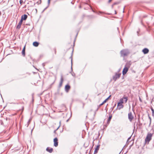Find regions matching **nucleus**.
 Instances as JSON below:
<instances>
[{
    "instance_id": "nucleus-1",
    "label": "nucleus",
    "mask_w": 154,
    "mask_h": 154,
    "mask_svg": "<svg viewBox=\"0 0 154 154\" xmlns=\"http://www.w3.org/2000/svg\"><path fill=\"white\" fill-rule=\"evenodd\" d=\"M153 136V134L150 133H148V134H147V135L146 136V138L145 139V144H149V141L151 140L152 139V137Z\"/></svg>"
},
{
    "instance_id": "nucleus-2",
    "label": "nucleus",
    "mask_w": 154,
    "mask_h": 154,
    "mask_svg": "<svg viewBox=\"0 0 154 154\" xmlns=\"http://www.w3.org/2000/svg\"><path fill=\"white\" fill-rule=\"evenodd\" d=\"M129 67L130 66L129 65H126L125 66L122 71L123 75H125L127 73Z\"/></svg>"
},
{
    "instance_id": "nucleus-3",
    "label": "nucleus",
    "mask_w": 154,
    "mask_h": 154,
    "mask_svg": "<svg viewBox=\"0 0 154 154\" xmlns=\"http://www.w3.org/2000/svg\"><path fill=\"white\" fill-rule=\"evenodd\" d=\"M121 56L123 57H125L127 56L129 52L128 51L125 50H123L121 51Z\"/></svg>"
},
{
    "instance_id": "nucleus-4",
    "label": "nucleus",
    "mask_w": 154,
    "mask_h": 154,
    "mask_svg": "<svg viewBox=\"0 0 154 154\" xmlns=\"http://www.w3.org/2000/svg\"><path fill=\"white\" fill-rule=\"evenodd\" d=\"M122 100H119V102L117 104V108L118 109H120L123 107V105H122Z\"/></svg>"
},
{
    "instance_id": "nucleus-5",
    "label": "nucleus",
    "mask_w": 154,
    "mask_h": 154,
    "mask_svg": "<svg viewBox=\"0 0 154 154\" xmlns=\"http://www.w3.org/2000/svg\"><path fill=\"white\" fill-rule=\"evenodd\" d=\"M121 74L119 73H116L115 75L113 77V79L116 81L117 79L120 78Z\"/></svg>"
},
{
    "instance_id": "nucleus-6",
    "label": "nucleus",
    "mask_w": 154,
    "mask_h": 154,
    "mask_svg": "<svg viewBox=\"0 0 154 154\" xmlns=\"http://www.w3.org/2000/svg\"><path fill=\"white\" fill-rule=\"evenodd\" d=\"M128 119L130 121H131L134 119V116L131 112L129 113L128 114Z\"/></svg>"
},
{
    "instance_id": "nucleus-7",
    "label": "nucleus",
    "mask_w": 154,
    "mask_h": 154,
    "mask_svg": "<svg viewBox=\"0 0 154 154\" xmlns=\"http://www.w3.org/2000/svg\"><path fill=\"white\" fill-rule=\"evenodd\" d=\"M54 146L57 147L58 145V140L57 138H55L54 139Z\"/></svg>"
},
{
    "instance_id": "nucleus-8",
    "label": "nucleus",
    "mask_w": 154,
    "mask_h": 154,
    "mask_svg": "<svg viewBox=\"0 0 154 154\" xmlns=\"http://www.w3.org/2000/svg\"><path fill=\"white\" fill-rule=\"evenodd\" d=\"M122 100V104L124 103H126L128 100V97H124L122 98L120 100Z\"/></svg>"
},
{
    "instance_id": "nucleus-9",
    "label": "nucleus",
    "mask_w": 154,
    "mask_h": 154,
    "mask_svg": "<svg viewBox=\"0 0 154 154\" xmlns=\"http://www.w3.org/2000/svg\"><path fill=\"white\" fill-rule=\"evenodd\" d=\"M100 147V145H98L96 147L94 151V154H96L97 153L98 150H99Z\"/></svg>"
},
{
    "instance_id": "nucleus-10",
    "label": "nucleus",
    "mask_w": 154,
    "mask_h": 154,
    "mask_svg": "<svg viewBox=\"0 0 154 154\" xmlns=\"http://www.w3.org/2000/svg\"><path fill=\"white\" fill-rule=\"evenodd\" d=\"M142 52L144 54H146L149 52V50L147 48H145L143 50Z\"/></svg>"
},
{
    "instance_id": "nucleus-11",
    "label": "nucleus",
    "mask_w": 154,
    "mask_h": 154,
    "mask_svg": "<svg viewBox=\"0 0 154 154\" xmlns=\"http://www.w3.org/2000/svg\"><path fill=\"white\" fill-rule=\"evenodd\" d=\"M70 87L69 85H66L65 86V91L67 92H68L69 91V90L70 89Z\"/></svg>"
},
{
    "instance_id": "nucleus-12",
    "label": "nucleus",
    "mask_w": 154,
    "mask_h": 154,
    "mask_svg": "<svg viewBox=\"0 0 154 154\" xmlns=\"http://www.w3.org/2000/svg\"><path fill=\"white\" fill-rule=\"evenodd\" d=\"M27 17V16L26 14H24L21 17V19L20 20H22L23 21V20H25Z\"/></svg>"
},
{
    "instance_id": "nucleus-13",
    "label": "nucleus",
    "mask_w": 154,
    "mask_h": 154,
    "mask_svg": "<svg viewBox=\"0 0 154 154\" xmlns=\"http://www.w3.org/2000/svg\"><path fill=\"white\" fill-rule=\"evenodd\" d=\"M23 21H22V20H20V21L19 22L18 25H17V29H19L21 26V25Z\"/></svg>"
},
{
    "instance_id": "nucleus-14",
    "label": "nucleus",
    "mask_w": 154,
    "mask_h": 154,
    "mask_svg": "<svg viewBox=\"0 0 154 154\" xmlns=\"http://www.w3.org/2000/svg\"><path fill=\"white\" fill-rule=\"evenodd\" d=\"M46 150L49 152L51 153L53 151V149L52 148H50V147H48L46 148Z\"/></svg>"
},
{
    "instance_id": "nucleus-15",
    "label": "nucleus",
    "mask_w": 154,
    "mask_h": 154,
    "mask_svg": "<svg viewBox=\"0 0 154 154\" xmlns=\"http://www.w3.org/2000/svg\"><path fill=\"white\" fill-rule=\"evenodd\" d=\"M25 49H26V45H25V46L24 47L22 50V54L23 56H25Z\"/></svg>"
},
{
    "instance_id": "nucleus-16",
    "label": "nucleus",
    "mask_w": 154,
    "mask_h": 154,
    "mask_svg": "<svg viewBox=\"0 0 154 154\" xmlns=\"http://www.w3.org/2000/svg\"><path fill=\"white\" fill-rule=\"evenodd\" d=\"M39 45V43L37 42H35L33 43V46L37 47Z\"/></svg>"
},
{
    "instance_id": "nucleus-17",
    "label": "nucleus",
    "mask_w": 154,
    "mask_h": 154,
    "mask_svg": "<svg viewBox=\"0 0 154 154\" xmlns=\"http://www.w3.org/2000/svg\"><path fill=\"white\" fill-rule=\"evenodd\" d=\"M63 77H61L60 79V84H59L60 87L62 86V85L63 83Z\"/></svg>"
},
{
    "instance_id": "nucleus-18",
    "label": "nucleus",
    "mask_w": 154,
    "mask_h": 154,
    "mask_svg": "<svg viewBox=\"0 0 154 154\" xmlns=\"http://www.w3.org/2000/svg\"><path fill=\"white\" fill-rule=\"evenodd\" d=\"M151 109L152 111V115L154 117V110L152 107H151Z\"/></svg>"
},
{
    "instance_id": "nucleus-19",
    "label": "nucleus",
    "mask_w": 154,
    "mask_h": 154,
    "mask_svg": "<svg viewBox=\"0 0 154 154\" xmlns=\"http://www.w3.org/2000/svg\"><path fill=\"white\" fill-rule=\"evenodd\" d=\"M112 116H109L108 119V122L109 123L112 118Z\"/></svg>"
},
{
    "instance_id": "nucleus-20",
    "label": "nucleus",
    "mask_w": 154,
    "mask_h": 154,
    "mask_svg": "<svg viewBox=\"0 0 154 154\" xmlns=\"http://www.w3.org/2000/svg\"><path fill=\"white\" fill-rule=\"evenodd\" d=\"M109 98V97L106 98L105 100H104L103 102L105 103L106 102V101L108 100V99Z\"/></svg>"
},
{
    "instance_id": "nucleus-21",
    "label": "nucleus",
    "mask_w": 154,
    "mask_h": 154,
    "mask_svg": "<svg viewBox=\"0 0 154 154\" xmlns=\"http://www.w3.org/2000/svg\"><path fill=\"white\" fill-rule=\"evenodd\" d=\"M109 98V97L106 98L105 100H104L103 102L105 103L106 102V101L108 100V99Z\"/></svg>"
},
{
    "instance_id": "nucleus-22",
    "label": "nucleus",
    "mask_w": 154,
    "mask_h": 154,
    "mask_svg": "<svg viewBox=\"0 0 154 154\" xmlns=\"http://www.w3.org/2000/svg\"><path fill=\"white\" fill-rule=\"evenodd\" d=\"M109 98V97L106 98L105 100H104L103 102L105 103L106 102V101L108 100V99Z\"/></svg>"
},
{
    "instance_id": "nucleus-23",
    "label": "nucleus",
    "mask_w": 154,
    "mask_h": 154,
    "mask_svg": "<svg viewBox=\"0 0 154 154\" xmlns=\"http://www.w3.org/2000/svg\"><path fill=\"white\" fill-rule=\"evenodd\" d=\"M23 0H20V3L21 5L23 3Z\"/></svg>"
},
{
    "instance_id": "nucleus-24",
    "label": "nucleus",
    "mask_w": 154,
    "mask_h": 154,
    "mask_svg": "<svg viewBox=\"0 0 154 154\" xmlns=\"http://www.w3.org/2000/svg\"><path fill=\"white\" fill-rule=\"evenodd\" d=\"M104 103H104L103 102V103H101V104L100 105V106H102V105H103Z\"/></svg>"
},
{
    "instance_id": "nucleus-25",
    "label": "nucleus",
    "mask_w": 154,
    "mask_h": 154,
    "mask_svg": "<svg viewBox=\"0 0 154 154\" xmlns=\"http://www.w3.org/2000/svg\"><path fill=\"white\" fill-rule=\"evenodd\" d=\"M104 103H104L103 102V103H101V104L100 105V106H102V105H103Z\"/></svg>"
},
{
    "instance_id": "nucleus-26",
    "label": "nucleus",
    "mask_w": 154,
    "mask_h": 154,
    "mask_svg": "<svg viewBox=\"0 0 154 154\" xmlns=\"http://www.w3.org/2000/svg\"><path fill=\"white\" fill-rule=\"evenodd\" d=\"M112 0H109L108 1L109 3H110L111 1Z\"/></svg>"
},
{
    "instance_id": "nucleus-27",
    "label": "nucleus",
    "mask_w": 154,
    "mask_h": 154,
    "mask_svg": "<svg viewBox=\"0 0 154 154\" xmlns=\"http://www.w3.org/2000/svg\"><path fill=\"white\" fill-rule=\"evenodd\" d=\"M50 0H48V3L49 4V3H50Z\"/></svg>"
},
{
    "instance_id": "nucleus-28",
    "label": "nucleus",
    "mask_w": 154,
    "mask_h": 154,
    "mask_svg": "<svg viewBox=\"0 0 154 154\" xmlns=\"http://www.w3.org/2000/svg\"><path fill=\"white\" fill-rule=\"evenodd\" d=\"M117 14V12L116 11H115V14Z\"/></svg>"
},
{
    "instance_id": "nucleus-29",
    "label": "nucleus",
    "mask_w": 154,
    "mask_h": 154,
    "mask_svg": "<svg viewBox=\"0 0 154 154\" xmlns=\"http://www.w3.org/2000/svg\"><path fill=\"white\" fill-rule=\"evenodd\" d=\"M129 139H130V138H129L128 139V141L129 140Z\"/></svg>"
},
{
    "instance_id": "nucleus-30",
    "label": "nucleus",
    "mask_w": 154,
    "mask_h": 154,
    "mask_svg": "<svg viewBox=\"0 0 154 154\" xmlns=\"http://www.w3.org/2000/svg\"><path fill=\"white\" fill-rule=\"evenodd\" d=\"M1 15V12L0 11V15Z\"/></svg>"
}]
</instances>
